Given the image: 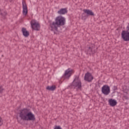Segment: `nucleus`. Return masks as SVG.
I'll return each mask as SVG.
<instances>
[{"label": "nucleus", "instance_id": "nucleus-1", "mask_svg": "<svg viewBox=\"0 0 129 129\" xmlns=\"http://www.w3.org/2000/svg\"><path fill=\"white\" fill-rule=\"evenodd\" d=\"M19 117L22 120L26 121L36 120L35 115L32 113L30 109L27 108H24L20 110Z\"/></svg>", "mask_w": 129, "mask_h": 129}, {"label": "nucleus", "instance_id": "nucleus-2", "mask_svg": "<svg viewBox=\"0 0 129 129\" xmlns=\"http://www.w3.org/2000/svg\"><path fill=\"white\" fill-rule=\"evenodd\" d=\"M55 21V22H50L49 26L51 28V31L58 32V27H62L65 25L66 19L60 15L56 17Z\"/></svg>", "mask_w": 129, "mask_h": 129}, {"label": "nucleus", "instance_id": "nucleus-3", "mask_svg": "<svg viewBox=\"0 0 129 129\" xmlns=\"http://www.w3.org/2000/svg\"><path fill=\"white\" fill-rule=\"evenodd\" d=\"M69 87L72 89L77 87L78 89H81L82 88V83H81V81L79 80V76H75V78L74 79L73 82L69 86Z\"/></svg>", "mask_w": 129, "mask_h": 129}, {"label": "nucleus", "instance_id": "nucleus-4", "mask_svg": "<svg viewBox=\"0 0 129 129\" xmlns=\"http://www.w3.org/2000/svg\"><path fill=\"white\" fill-rule=\"evenodd\" d=\"M83 12H84V13H83L82 15L83 20H86L89 16H95L94 13L89 9H84Z\"/></svg>", "mask_w": 129, "mask_h": 129}, {"label": "nucleus", "instance_id": "nucleus-5", "mask_svg": "<svg viewBox=\"0 0 129 129\" xmlns=\"http://www.w3.org/2000/svg\"><path fill=\"white\" fill-rule=\"evenodd\" d=\"M30 24L32 30L34 31H40L41 25H40V23L37 22L35 20H31Z\"/></svg>", "mask_w": 129, "mask_h": 129}, {"label": "nucleus", "instance_id": "nucleus-6", "mask_svg": "<svg viewBox=\"0 0 129 129\" xmlns=\"http://www.w3.org/2000/svg\"><path fill=\"white\" fill-rule=\"evenodd\" d=\"M73 74H74V70L71 68H69L65 71L63 76L65 77L66 79H69Z\"/></svg>", "mask_w": 129, "mask_h": 129}, {"label": "nucleus", "instance_id": "nucleus-7", "mask_svg": "<svg viewBox=\"0 0 129 129\" xmlns=\"http://www.w3.org/2000/svg\"><path fill=\"white\" fill-rule=\"evenodd\" d=\"M94 79L92 74L89 72H87L84 76V81H87V82H92V80Z\"/></svg>", "mask_w": 129, "mask_h": 129}, {"label": "nucleus", "instance_id": "nucleus-8", "mask_svg": "<svg viewBox=\"0 0 129 129\" xmlns=\"http://www.w3.org/2000/svg\"><path fill=\"white\" fill-rule=\"evenodd\" d=\"M121 38L125 41V42H128L129 41V31L127 30H122L121 32Z\"/></svg>", "mask_w": 129, "mask_h": 129}, {"label": "nucleus", "instance_id": "nucleus-9", "mask_svg": "<svg viewBox=\"0 0 129 129\" xmlns=\"http://www.w3.org/2000/svg\"><path fill=\"white\" fill-rule=\"evenodd\" d=\"M101 91L104 95H108L110 93V87L107 85H104L102 87Z\"/></svg>", "mask_w": 129, "mask_h": 129}, {"label": "nucleus", "instance_id": "nucleus-10", "mask_svg": "<svg viewBox=\"0 0 129 129\" xmlns=\"http://www.w3.org/2000/svg\"><path fill=\"white\" fill-rule=\"evenodd\" d=\"M96 51L95 45L93 44L89 46L87 49V54H89L90 55H91V54H95V53H96Z\"/></svg>", "mask_w": 129, "mask_h": 129}, {"label": "nucleus", "instance_id": "nucleus-11", "mask_svg": "<svg viewBox=\"0 0 129 129\" xmlns=\"http://www.w3.org/2000/svg\"><path fill=\"white\" fill-rule=\"evenodd\" d=\"M22 8H23V14L24 16H27L28 15V7L27 6V4L26 2H22Z\"/></svg>", "mask_w": 129, "mask_h": 129}, {"label": "nucleus", "instance_id": "nucleus-12", "mask_svg": "<svg viewBox=\"0 0 129 129\" xmlns=\"http://www.w3.org/2000/svg\"><path fill=\"white\" fill-rule=\"evenodd\" d=\"M109 104L110 106H112V107L115 106L117 104V102L115 99H113L112 98L109 99L108 100Z\"/></svg>", "mask_w": 129, "mask_h": 129}, {"label": "nucleus", "instance_id": "nucleus-13", "mask_svg": "<svg viewBox=\"0 0 129 129\" xmlns=\"http://www.w3.org/2000/svg\"><path fill=\"white\" fill-rule=\"evenodd\" d=\"M22 32L23 36H24V37H25L26 38L30 36V32L27 31V29H26L25 28H22Z\"/></svg>", "mask_w": 129, "mask_h": 129}, {"label": "nucleus", "instance_id": "nucleus-14", "mask_svg": "<svg viewBox=\"0 0 129 129\" xmlns=\"http://www.w3.org/2000/svg\"><path fill=\"white\" fill-rule=\"evenodd\" d=\"M67 13H68L67 8L61 9L57 12V14H58V15H65V14H67Z\"/></svg>", "mask_w": 129, "mask_h": 129}, {"label": "nucleus", "instance_id": "nucleus-15", "mask_svg": "<svg viewBox=\"0 0 129 129\" xmlns=\"http://www.w3.org/2000/svg\"><path fill=\"white\" fill-rule=\"evenodd\" d=\"M56 86H55V85H52L51 86H48L46 87V89L47 90H49L51 91H54V90H56Z\"/></svg>", "mask_w": 129, "mask_h": 129}, {"label": "nucleus", "instance_id": "nucleus-16", "mask_svg": "<svg viewBox=\"0 0 129 129\" xmlns=\"http://www.w3.org/2000/svg\"><path fill=\"white\" fill-rule=\"evenodd\" d=\"M0 15L2 16V17H6L7 15V12H5L4 10H2L0 9Z\"/></svg>", "mask_w": 129, "mask_h": 129}, {"label": "nucleus", "instance_id": "nucleus-17", "mask_svg": "<svg viewBox=\"0 0 129 129\" xmlns=\"http://www.w3.org/2000/svg\"><path fill=\"white\" fill-rule=\"evenodd\" d=\"M4 124V120L0 117V126H2Z\"/></svg>", "mask_w": 129, "mask_h": 129}, {"label": "nucleus", "instance_id": "nucleus-18", "mask_svg": "<svg viewBox=\"0 0 129 129\" xmlns=\"http://www.w3.org/2000/svg\"><path fill=\"white\" fill-rule=\"evenodd\" d=\"M54 129H62L60 126L55 125Z\"/></svg>", "mask_w": 129, "mask_h": 129}, {"label": "nucleus", "instance_id": "nucleus-19", "mask_svg": "<svg viewBox=\"0 0 129 129\" xmlns=\"http://www.w3.org/2000/svg\"><path fill=\"white\" fill-rule=\"evenodd\" d=\"M113 90H114V91H115V90H117V87L114 86H113Z\"/></svg>", "mask_w": 129, "mask_h": 129}, {"label": "nucleus", "instance_id": "nucleus-20", "mask_svg": "<svg viewBox=\"0 0 129 129\" xmlns=\"http://www.w3.org/2000/svg\"><path fill=\"white\" fill-rule=\"evenodd\" d=\"M126 31H127L128 32H129V23H128V25L126 28Z\"/></svg>", "mask_w": 129, "mask_h": 129}, {"label": "nucleus", "instance_id": "nucleus-21", "mask_svg": "<svg viewBox=\"0 0 129 129\" xmlns=\"http://www.w3.org/2000/svg\"><path fill=\"white\" fill-rule=\"evenodd\" d=\"M54 33L55 34V31H54Z\"/></svg>", "mask_w": 129, "mask_h": 129}]
</instances>
